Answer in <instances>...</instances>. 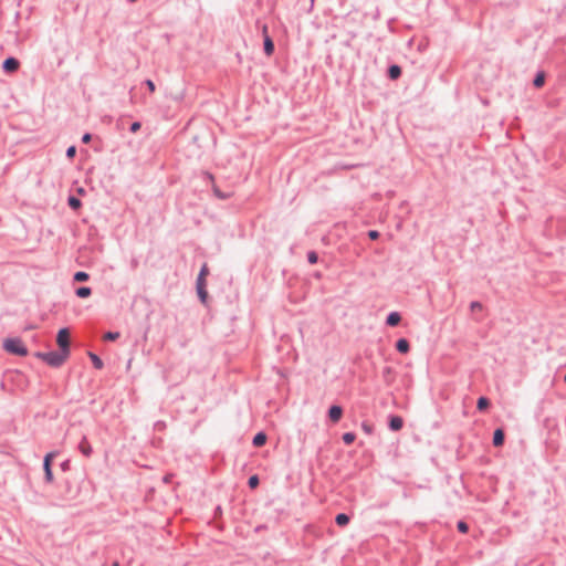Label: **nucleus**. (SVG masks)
I'll return each mask as SVG.
<instances>
[{
	"mask_svg": "<svg viewBox=\"0 0 566 566\" xmlns=\"http://www.w3.org/2000/svg\"><path fill=\"white\" fill-rule=\"evenodd\" d=\"M75 154H76V148H75V146H71V147H69V148H67V150H66V156H67L69 158H71V159H72V158L75 156Z\"/></svg>",
	"mask_w": 566,
	"mask_h": 566,
	"instance_id": "26",
	"label": "nucleus"
},
{
	"mask_svg": "<svg viewBox=\"0 0 566 566\" xmlns=\"http://www.w3.org/2000/svg\"><path fill=\"white\" fill-rule=\"evenodd\" d=\"M74 280L77 282H84L88 280V274L85 272H76L74 275Z\"/></svg>",
	"mask_w": 566,
	"mask_h": 566,
	"instance_id": "22",
	"label": "nucleus"
},
{
	"mask_svg": "<svg viewBox=\"0 0 566 566\" xmlns=\"http://www.w3.org/2000/svg\"><path fill=\"white\" fill-rule=\"evenodd\" d=\"M69 205L72 209H78L81 207V201L75 197H70Z\"/></svg>",
	"mask_w": 566,
	"mask_h": 566,
	"instance_id": "21",
	"label": "nucleus"
},
{
	"mask_svg": "<svg viewBox=\"0 0 566 566\" xmlns=\"http://www.w3.org/2000/svg\"><path fill=\"white\" fill-rule=\"evenodd\" d=\"M544 82H545V74L543 72L538 73L536 75V77L534 78V85L536 87H542L544 85Z\"/></svg>",
	"mask_w": 566,
	"mask_h": 566,
	"instance_id": "17",
	"label": "nucleus"
},
{
	"mask_svg": "<svg viewBox=\"0 0 566 566\" xmlns=\"http://www.w3.org/2000/svg\"><path fill=\"white\" fill-rule=\"evenodd\" d=\"M146 85H147V87L149 88L150 93H154V92H155V88H156V87H155V84H154V82H153L151 80H147V81H146Z\"/></svg>",
	"mask_w": 566,
	"mask_h": 566,
	"instance_id": "32",
	"label": "nucleus"
},
{
	"mask_svg": "<svg viewBox=\"0 0 566 566\" xmlns=\"http://www.w3.org/2000/svg\"><path fill=\"white\" fill-rule=\"evenodd\" d=\"M139 128H140V123H139V122H135V123H133V124H132V126H130V132H132V133H136V132H138V130H139Z\"/></svg>",
	"mask_w": 566,
	"mask_h": 566,
	"instance_id": "30",
	"label": "nucleus"
},
{
	"mask_svg": "<svg viewBox=\"0 0 566 566\" xmlns=\"http://www.w3.org/2000/svg\"><path fill=\"white\" fill-rule=\"evenodd\" d=\"M361 428L368 434L371 433V431H373V427L370 424H368V423H365V422L361 424Z\"/></svg>",
	"mask_w": 566,
	"mask_h": 566,
	"instance_id": "31",
	"label": "nucleus"
},
{
	"mask_svg": "<svg viewBox=\"0 0 566 566\" xmlns=\"http://www.w3.org/2000/svg\"><path fill=\"white\" fill-rule=\"evenodd\" d=\"M264 52L269 56L272 55L274 52V43L269 35H265V39H264Z\"/></svg>",
	"mask_w": 566,
	"mask_h": 566,
	"instance_id": "10",
	"label": "nucleus"
},
{
	"mask_svg": "<svg viewBox=\"0 0 566 566\" xmlns=\"http://www.w3.org/2000/svg\"><path fill=\"white\" fill-rule=\"evenodd\" d=\"M214 193L220 198H224L223 196H221V192H219L217 189L214 190Z\"/></svg>",
	"mask_w": 566,
	"mask_h": 566,
	"instance_id": "36",
	"label": "nucleus"
},
{
	"mask_svg": "<svg viewBox=\"0 0 566 566\" xmlns=\"http://www.w3.org/2000/svg\"><path fill=\"white\" fill-rule=\"evenodd\" d=\"M266 442V436L265 433L263 432H259L254 439H253V444L255 447H262L264 443Z\"/></svg>",
	"mask_w": 566,
	"mask_h": 566,
	"instance_id": "13",
	"label": "nucleus"
},
{
	"mask_svg": "<svg viewBox=\"0 0 566 566\" xmlns=\"http://www.w3.org/2000/svg\"><path fill=\"white\" fill-rule=\"evenodd\" d=\"M90 357L97 369H101L103 367V361L101 360L99 357H97L95 354H90Z\"/></svg>",
	"mask_w": 566,
	"mask_h": 566,
	"instance_id": "20",
	"label": "nucleus"
},
{
	"mask_svg": "<svg viewBox=\"0 0 566 566\" xmlns=\"http://www.w3.org/2000/svg\"><path fill=\"white\" fill-rule=\"evenodd\" d=\"M403 426V420L401 417L399 416H394L390 418V421H389V428L394 431H398L402 428Z\"/></svg>",
	"mask_w": 566,
	"mask_h": 566,
	"instance_id": "8",
	"label": "nucleus"
},
{
	"mask_svg": "<svg viewBox=\"0 0 566 566\" xmlns=\"http://www.w3.org/2000/svg\"><path fill=\"white\" fill-rule=\"evenodd\" d=\"M19 67V62L18 60L13 59V57H9L4 61L3 63V69L7 71V72H14L17 71Z\"/></svg>",
	"mask_w": 566,
	"mask_h": 566,
	"instance_id": "7",
	"label": "nucleus"
},
{
	"mask_svg": "<svg viewBox=\"0 0 566 566\" xmlns=\"http://www.w3.org/2000/svg\"><path fill=\"white\" fill-rule=\"evenodd\" d=\"M481 310H482V305L479 302L471 303V311L472 312H476V311H481Z\"/></svg>",
	"mask_w": 566,
	"mask_h": 566,
	"instance_id": "29",
	"label": "nucleus"
},
{
	"mask_svg": "<svg viewBox=\"0 0 566 566\" xmlns=\"http://www.w3.org/2000/svg\"><path fill=\"white\" fill-rule=\"evenodd\" d=\"M565 381H566V374H565Z\"/></svg>",
	"mask_w": 566,
	"mask_h": 566,
	"instance_id": "39",
	"label": "nucleus"
},
{
	"mask_svg": "<svg viewBox=\"0 0 566 566\" xmlns=\"http://www.w3.org/2000/svg\"><path fill=\"white\" fill-rule=\"evenodd\" d=\"M119 337V333L117 332H108L104 335V338L107 340H115Z\"/></svg>",
	"mask_w": 566,
	"mask_h": 566,
	"instance_id": "24",
	"label": "nucleus"
},
{
	"mask_svg": "<svg viewBox=\"0 0 566 566\" xmlns=\"http://www.w3.org/2000/svg\"><path fill=\"white\" fill-rule=\"evenodd\" d=\"M335 521H336L337 525H339V526H345V525H347V524H348V522H349V517H348L346 514L340 513V514H338V515L336 516Z\"/></svg>",
	"mask_w": 566,
	"mask_h": 566,
	"instance_id": "14",
	"label": "nucleus"
},
{
	"mask_svg": "<svg viewBox=\"0 0 566 566\" xmlns=\"http://www.w3.org/2000/svg\"><path fill=\"white\" fill-rule=\"evenodd\" d=\"M368 237L373 240L377 239L379 237V233L375 230L369 231Z\"/></svg>",
	"mask_w": 566,
	"mask_h": 566,
	"instance_id": "33",
	"label": "nucleus"
},
{
	"mask_svg": "<svg viewBox=\"0 0 566 566\" xmlns=\"http://www.w3.org/2000/svg\"><path fill=\"white\" fill-rule=\"evenodd\" d=\"M54 457H55L54 452H50L44 457L43 468H44V473H45V481L48 483L53 482V472H52L51 465H52V461H53Z\"/></svg>",
	"mask_w": 566,
	"mask_h": 566,
	"instance_id": "5",
	"label": "nucleus"
},
{
	"mask_svg": "<svg viewBox=\"0 0 566 566\" xmlns=\"http://www.w3.org/2000/svg\"><path fill=\"white\" fill-rule=\"evenodd\" d=\"M76 295H77L78 297H82V298L87 297V296H90V295H91V289H90V287H86V286L78 287V289L76 290Z\"/></svg>",
	"mask_w": 566,
	"mask_h": 566,
	"instance_id": "16",
	"label": "nucleus"
},
{
	"mask_svg": "<svg viewBox=\"0 0 566 566\" xmlns=\"http://www.w3.org/2000/svg\"><path fill=\"white\" fill-rule=\"evenodd\" d=\"M396 348L398 352L406 354L409 352V343L405 338H400L397 340Z\"/></svg>",
	"mask_w": 566,
	"mask_h": 566,
	"instance_id": "11",
	"label": "nucleus"
},
{
	"mask_svg": "<svg viewBox=\"0 0 566 566\" xmlns=\"http://www.w3.org/2000/svg\"><path fill=\"white\" fill-rule=\"evenodd\" d=\"M91 135L90 134H85L83 137H82V140L83 143H88L91 140Z\"/></svg>",
	"mask_w": 566,
	"mask_h": 566,
	"instance_id": "34",
	"label": "nucleus"
},
{
	"mask_svg": "<svg viewBox=\"0 0 566 566\" xmlns=\"http://www.w3.org/2000/svg\"><path fill=\"white\" fill-rule=\"evenodd\" d=\"M400 319H401V317H400L399 313L392 312L387 317V324L390 326H396L399 324Z\"/></svg>",
	"mask_w": 566,
	"mask_h": 566,
	"instance_id": "12",
	"label": "nucleus"
},
{
	"mask_svg": "<svg viewBox=\"0 0 566 566\" xmlns=\"http://www.w3.org/2000/svg\"><path fill=\"white\" fill-rule=\"evenodd\" d=\"M35 356L52 367L61 366L69 357V355L62 350L49 352V353H36Z\"/></svg>",
	"mask_w": 566,
	"mask_h": 566,
	"instance_id": "1",
	"label": "nucleus"
},
{
	"mask_svg": "<svg viewBox=\"0 0 566 566\" xmlns=\"http://www.w3.org/2000/svg\"><path fill=\"white\" fill-rule=\"evenodd\" d=\"M262 32H263V35H269L268 34V27L266 25H263V29H262Z\"/></svg>",
	"mask_w": 566,
	"mask_h": 566,
	"instance_id": "35",
	"label": "nucleus"
},
{
	"mask_svg": "<svg viewBox=\"0 0 566 566\" xmlns=\"http://www.w3.org/2000/svg\"><path fill=\"white\" fill-rule=\"evenodd\" d=\"M113 566H119L118 562H115V563L113 564Z\"/></svg>",
	"mask_w": 566,
	"mask_h": 566,
	"instance_id": "38",
	"label": "nucleus"
},
{
	"mask_svg": "<svg viewBox=\"0 0 566 566\" xmlns=\"http://www.w3.org/2000/svg\"><path fill=\"white\" fill-rule=\"evenodd\" d=\"M56 344L60 347V350L70 355V331L67 328H62L59 331L56 336Z\"/></svg>",
	"mask_w": 566,
	"mask_h": 566,
	"instance_id": "4",
	"label": "nucleus"
},
{
	"mask_svg": "<svg viewBox=\"0 0 566 566\" xmlns=\"http://www.w3.org/2000/svg\"><path fill=\"white\" fill-rule=\"evenodd\" d=\"M307 258H308V262L312 264L317 262V254L315 252H310Z\"/></svg>",
	"mask_w": 566,
	"mask_h": 566,
	"instance_id": "27",
	"label": "nucleus"
},
{
	"mask_svg": "<svg viewBox=\"0 0 566 566\" xmlns=\"http://www.w3.org/2000/svg\"><path fill=\"white\" fill-rule=\"evenodd\" d=\"M78 448L85 457H90L92 454V447L85 437L82 439Z\"/></svg>",
	"mask_w": 566,
	"mask_h": 566,
	"instance_id": "9",
	"label": "nucleus"
},
{
	"mask_svg": "<svg viewBox=\"0 0 566 566\" xmlns=\"http://www.w3.org/2000/svg\"><path fill=\"white\" fill-rule=\"evenodd\" d=\"M490 406V401L489 399L484 398V397H481L479 400H478V409L479 410H484L485 408H488Z\"/></svg>",
	"mask_w": 566,
	"mask_h": 566,
	"instance_id": "18",
	"label": "nucleus"
},
{
	"mask_svg": "<svg viewBox=\"0 0 566 566\" xmlns=\"http://www.w3.org/2000/svg\"><path fill=\"white\" fill-rule=\"evenodd\" d=\"M208 273H209L208 266L205 264L201 268V271H200L198 280H197V290H198V294L202 302H205L206 297H207L206 276L208 275Z\"/></svg>",
	"mask_w": 566,
	"mask_h": 566,
	"instance_id": "3",
	"label": "nucleus"
},
{
	"mask_svg": "<svg viewBox=\"0 0 566 566\" xmlns=\"http://www.w3.org/2000/svg\"><path fill=\"white\" fill-rule=\"evenodd\" d=\"M248 483H249V486H250L251 489H255V488L259 485V478H258V475H252V476H250V479H249V482H248Z\"/></svg>",
	"mask_w": 566,
	"mask_h": 566,
	"instance_id": "23",
	"label": "nucleus"
},
{
	"mask_svg": "<svg viewBox=\"0 0 566 566\" xmlns=\"http://www.w3.org/2000/svg\"><path fill=\"white\" fill-rule=\"evenodd\" d=\"M458 530L461 532V533H467L469 527H468V524L465 522H462L460 521L458 523Z\"/></svg>",
	"mask_w": 566,
	"mask_h": 566,
	"instance_id": "25",
	"label": "nucleus"
},
{
	"mask_svg": "<svg viewBox=\"0 0 566 566\" xmlns=\"http://www.w3.org/2000/svg\"><path fill=\"white\" fill-rule=\"evenodd\" d=\"M504 441V432L501 429H497V446H501Z\"/></svg>",
	"mask_w": 566,
	"mask_h": 566,
	"instance_id": "28",
	"label": "nucleus"
},
{
	"mask_svg": "<svg viewBox=\"0 0 566 566\" xmlns=\"http://www.w3.org/2000/svg\"><path fill=\"white\" fill-rule=\"evenodd\" d=\"M400 74H401V70L398 65L390 66V69H389L390 78L396 80L400 76Z\"/></svg>",
	"mask_w": 566,
	"mask_h": 566,
	"instance_id": "15",
	"label": "nucleus"
},
{
	"mask_svg": "<svg viewBox=\"0 0 566 566\" xmlns=\"http://www.w3.org/2000/svg\"><path fill=\"white\" fill-rule=\"evenodd\" d=\"M3 347L7 352L19 355V356H25L28 354V350L25 346L23 345L22 340L19 338H8L3 343Z\"/></svg>",
	"mask_w": 566,
	"mask_h": 566,
	"instance_id": "2",
	"label": "nucleus"
},
{
	"mask_svg": "<svg viewBox=\"0 0 566 566\" xmlns=\"http://www.w3.org/2000/svg\"><path fill=\"white\" fill-rule=\"evenodd\" d=\"M496 440V437H495V432L493 433V441L495 442Z\"/></svg>",
	"mask_w": 566,
	"mask_h": 566,
	"instance_id": "37",
	"label": "nucleus"
},
{
	"mask_svg": "<svg viewBox=\"0 0 566 566\" xmlns=\"http://www.w3.org/2000/svg\"><path fill=\"white\" fill-rule=\"evenodd\" d=\"M328 416L333 422H338L343 416V409L339 406H332L328 410Z\"/></svg>",
	"mask_w": 566,
	"mask_h": 566,
	"instance_id": "6",
	"label": "nucleus"
},
{
	"mask_svg": "<svg viewBox=\"0 0 566 566\" xmlns=\"http://www.w3.org/2000/svg\"><path fill=\"white\" fill-rule=\"evenodd\" d=\"M356 436L353 432H346L343 434V440L346 444H350L355 441Z\"/></svg>",
	"mask_w": 566,
	"mask_h": 566,
	"instance_id": "19",
	"label": "nucleus"
}]
</instances>
